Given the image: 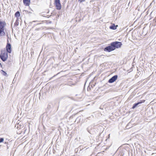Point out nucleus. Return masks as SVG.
<instances>
[{
	"label": "nucleus",
	"instance_id": "f8f14e48",
	"mask_svg": "<svg viewBox=\"0 0 156 156\" xmlns=\"http://www.w3.org/2000/svg\"><path fill=\"white\" fill-rule=\"evenodd\" d=\"M20 14L19 11L16 12L15 13V16L16 17H19L20 16Z\"/></svg>",
	"mask_w": 156,
	"mask_h": 156
},
{
	"label": "nucleus",
	"instance_id": "a211bd4d",
	"mask_svg": "<svg viewBox=\"0 0 156 156\" xmlns=\"http://www.w3.org/2000/svg\"><path fill=\"white\" fill-rule=\"evenodd\" d=\"M110 134H109L108 135V138H109V137H110Z\"/></svg>",
	"mask_w": 156,
	"mask_h": 156
},
{
	"label": "nucleus",
	"instance_id": "423d86ee",
	"mask_svg": "<svg viewBox=\"0 0 156 156\" xmlns=\"http://www.w3.org/2000/svg\"><path fill=\"white\" fill-rule=\"evenodd\" d=\"M8 141L7 139L4 140L3 138H1V146L3 145L4 144H5V146H7L8 144Z\"/></svg>",
	"mask_w": 156,
	"mask_h": 156
},
{
	"label": "nucleus",
	"instance_id": "9d476101",
	"mask_svg": "<svg viewBox=\"0 0 156 156\" xmlns=\"http://www.w3.org/2000/svg\"><path fill=\"white\" fill-rule=\"evenodd\" d=\"M145 101V100H143V101H141L140 102H137V103H135L134 104L133 106L132 107V108L134 109L135 108L137 105H139V104H141L142 102H144Z\"/></svg>",
	"mask_w": 156,
	"mask_h": 156
},
{
	"label": "nucleus",
	"instance_id": "aec40b11",
	"mask_svg": "<svg viewBox=\"0 0 156 156\" xmlns=\"http://www.w3.org/2000/svg\"><path fill=\"white\" fill-rule=\"evenodd\" d=\"M16 23L15 22V24L16 25Z\"/></svg>",
	"mask_w": 156,
	"mask_h": 156
},
{
	"label": "nucleus",
	"instance_id": "7ed1b4c3",
	"mask_svg": "<svg viewBox=\"0 0 156 156\" xmlns=\"http://www.w3.org/2000/svg\"><path fill=\"white\" fill-rule=\"evenodd\" d=\"M6 25V23L5 22H1V29H0V34L1 36H4L5 34V32L4 31V27Z\"/></svg>",
	"mask_w": 156,
	"mask_h": 156
},
{
	"label": "nucleus",
	"instance_id": "412c9836",
	"mask_svg": "<svg viewBox=\"0 0 156 156\" xmlns=\"http://www.w3.org/2000/svg\"><path fill=\"white\" fill-rule=\"evenodd\" d=\"M0 34H1V33H0Z\"/></svg>",
	"mask_w": 156,
	"mask_h": 156
},
{
	"label": "nucleus",
	"instance_id": "f03ea898",
	"mask_svg": "<svg viewBox=\"0 0 156 156\" xmlns=\"http://www.w3.org/2000/svg\"><path fill=\"white\" fill-rule=\"evenodd\" d=\"M112 46L114 49L116 48H120L122 45V44L121 42L118 41H115L111 43Z\"/></svg>",
	"mask_w": 156,
	"mask_h": 156
},
{
	"label": "nucleus",
	"instance_id": "ddd939ff",
	"mask_svg": "<svg viewBox=\"0 0 156 156\" xmlns=\"http://www.w3.org/2000/svg\"><path fill=\"white\" fill-rule=\"evenodd\" d=\"M1 73L4 76H6L7 73L3 70H1Z\"/></svg>",
	"mask_w": 156,
	"mask_h": 156
},
{
	"label": "nucleus",
	"instance_id": "4be33fe9",
	"mask_svg": "<svg viewBox=\"0 0 156 156\" xmlns=\"http://www.w3.org/2000/svg\"><path fill=\"white\" fill-rule=\"evenodd\" d=\"M0 34H1V33H0Z\"/></svg>",
	"mask_w": 156,
	"mask_h": 156
},
{
	"label": "nucleus",
	"instance_id": "f257e3e1",
	"mask_svg": "<svg viewBox=\"0 0 156 156\" xmlns=\"http://www.w3.org/2000/svg\"><path fill=\"white\" fill-rule=\"evenodd\" d=\"M8 57V53L5 51H2L1 54V59L3 61H5Z\"/></svg>",
	"mask_w": 156,
	"mask_h": 156
},
{
	"label": "nucleus",
	"instance_id": "39448f33",
	"mask_svg": "<svg viewBox=\"0 0 156 156\" xmlns=\"http://www.w3.org/2000/svg\"><path fill=\"white\" fill-rule=\"evenodd\" d=\"M114 48L112 46L111 43L110 44V45L106 47L104 49V50L108 52H110L114 50Z\"/></svg>",
	"mask_w": 156,
	"mask_h": 156
},
{
	"label": "nucleus",
	"instance_id": "0eeeda50",
	"mask_svg": "<svg viewBox=\"0 0 156 156\" xmlns=\"http://www.w3.org/2000/svg\"><path fill=\"white\" fill-rule=\"evenodd\" d=\"M6 52L8 53H11L12 51L11 45L8 42L6 46Z\"/></svg>",
	"mask_w": 156,
	"mask_h": 156
},
{
	"label": "nucleus",
	"instance_id": "6ab92c4d",
	"mask_svg": "<svg viewBox=\"0 0 156 156\" xmlns=\"http://www.w3.org/2000/svg\"><path fill=\"white\" fill-rule=\"evenodd\" d=\"M0 65H1V67H2V66L1 64H0Z\"/></svg>",
	"mask_w": 156,
	"mask_h": 156
},
{
	"label": "nucleus",
	"instance_id": "20e7f679",
	"mask_svg": "<svg viewBox=\"0 0 156 156\" xmlns=\"http://www.w3.org/2000/svg\"><path fill=\"white\" fill-rule=\"evenodd\" d=\"M55 3L57 9L60 10L61 9V5L60 0H55Z\"/></svg>",
	"mask_w": 156,
	"mask_h": 156
},
{
	"label": "nucleus",
	"instance_id": "f3484780",
	"mask_svg": "<svg viewBox=\"0 0 156 156\" xmlns=\"http://www.w3.org/2000/svg\"><path fill=\"white\" fill-rule=\"evenodd\" d=\"M156 17L155 18H154V20H156L155 21V22L156 23Z\"/></svg>",
	"mask_w": 156,
	"mask_h": 156
},
{
	"label": "nucleus",
	"instance_id": "2eb2a0df",
	"mask_svg": "<svg viewBox=\"0 0 156 156\" xmlns=\"http://www.w3.org/2000/svg\"><path fill=\"white\" fill-rule=\"evenodd\" d=\"M18 125H19V124H17V125H16L15 127H16V126H17V129H20V128L19 127V126H18Z\"/></svg>",
	"mask_w": 156,
	"mask_h": 156
},
{
	"label": "nucleus",
	"instance_id": "dca6fc26",
	"mask_svg": "<svg viewBox=\"0 0 156 156\" xmlns=\"http://www.w3.org/2000/svg\"><path fill=\"white\" fill-rule=\"evenodd\" d=\"M85 0H79V1H80V2H84L85 1Z\"/></svg>",
	"mask_w": 156,
	"mask_h": 156
},
{
	"label": "nucleus",
	"instance_id": "9b49d317",
	"mask_svg": "<svg viewBox=\"0 0 156 156\" xmlns=\"http://www.w3.org/2000/svg\"><path fill=\"white\" fill-rule=\"evenodd\" d=\"M117 27H118L117 25V26H115V24H113L112 25H111L109 27L111 29L113 30H115L117 28Z\"/></svg>",
	"mask_w": 156,
	"mask_h": 156
},
{
	"label": "nucleus",
	"instance_id": "1a4fd4ad",
	"mask_svg": "<svg viewBox=\"0 0 156 156\" xmlns=\"http://www.w3.org/2000/svg\"><path fill=\"white\" fill-rule=\"evenodd\" d=\"M23 2L25 5L28 6L30 4V0H23Z\"/></svg>",
	"mask_w": 156,
	"mask_h": 156
},
{
	"label": "nucleus",
	"instance_id": "6e6552de",
	"mask_svg": "<svg viewBox=\"0 0 156 156\" xmlns=\"http://www.w3.org/2000/svg\"><path fill=\"white\" fill-rule=\"evenodd\" d=\"M118 78V76L115 75L113 76L111 78L108 80V82L109 83H112L115 81Z\"/></svg>",
	"mask_w": 156,
	"mask_h": 156
},
{
	"label": "nucleus",
	"instance_id": "4468645a",
	"mask_svg": "<svg viewBox=\"0 0 156 156\" xmlns=\"http://www.w3.org/2000/svg\"><path fill=\"white\" fill-rule=\"evenodd\" d=\"M68 84L69 86H71V85H75V83H72V84H71V83L70 84L69 83V84Z\"/></svg>",
	"mask_w": 156,
	"mask_h": 156
}]
</instances>
